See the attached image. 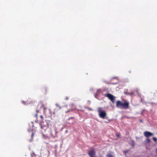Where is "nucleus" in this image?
Here are the masks:
<instances>
[{
    "label": "nucleus",
    "mask_w": 157,
    "mask_h": 157,
    "mask_svg": "<svg viewBox=\"0 0 157 157\" xmlns=\"http://www.w3.org/2000/svg\"><path fill=\"white\" fill-rule=\"evenodd\" d=\"M152 140L154 141L155 142H156L157 140V139L155 137H153L152 138Z\"/></svg>",
    "instance_id": "nucleus-11"
},
{
    "label": "nucleus",
    "mask_w": 157,
    "mask_h": 157,
    "mask_svg": "<svg viewBox=\"0 0 157 157\" xmlns=\"http://www.w3.org/2000/svg\"><path fill=\"white\" fill-rule=\"evenodd\" d=\"M125 94L128 95H132L133 94L134 92H132L130 93L127 92V93H126Z\"/></svg>",
    "instance_id": "nucleus-10"
},
{
    "label": "nucleus",
    "mask_w": 157,
    "mask_h": 157,
    "mask_svg": "<svg viewBox=\"0 0 157 157\" xmlns=\"http://www.w3.org/2000/svg\"><path fill=\"white\" fill-rule=\"evenodd\" d=\"M71 111L70 110H67V111L65 112V113H68L69 112H70Z\"/></svg>",
    "instance_id": "nucleus-15"
},
{
    "label": "nucleus",
    "mask_w": 157,
    "mask_h": 157,
    "mask_svg": "<svg viewBox=\"0 0 157 157\" xmlns=\"http://www.w3.org/2000/svg\"><path fill=\"white\" fill-rule=\"evenodd\" d=\"M74 117H69V118H68V120H70L71 119H73V118H74Z\"/></svg>",
    "instance_id": "nucleus-16"
},
{
    "label": "nucleus",
    "mask_w": 157,
    "mask_h": 157,
    "mask_svg": "<svg viewBox=\"0 0 157 157\" xmlns=\"http://www.w3.org/2000/svg\"><path fill=\"white\" fill-rule=\"evenodd\" d=\"M43 122H41L40 123V126L41 129L44 130V131H45L47 128V127L46 125H43Z\"/></svg>",
    "instance_id": "nucleus-7"
},
{
    "label": "nucleus",
    "mask_w": 157,
    "mask_h": 157,
    "mask_svg": "<svg viewBox=\"0 0 157 157\" xmlns=\"http://www.w3.org/2000/svg\"><path fill=\"white\" fill-rule=\"evenodd\" d=\"M34 132H33L31 135V138L32 139H33V137L34 136Z\"/></svg>",
    "instance_id": "nucleus-12"
},
{
    "label": "nucleus",
    "mask_w": 157,
    "mask_h": 157,
    "mask_svg": "<svg viewBox=\"0 0 157 157\" xmlns=\"http://www.w3.org/2000/svg\"><path fill=\"white\" fill-rule=\"evenodd\" d=\"M140 122H142V120H140Z\"/></svg>",
    "instance_id": "nucleus-21"
},
{
    "label": "nucleus",
    "mask_w": 157,
    "mask_h": 157,
    "mask_svg": "<svg viewBox=\"0 0 157 157\" xmlns=\"http://www.w3.org/2000/svg\"><path fill=\"white\" fill-rule=\"evenodd\" d=\"M55 135H53L52 133H51V136L53 137H56L57 136V132H56V130H55Z\"/></svg>",
    "instance_id": "nucleus-8"
},
{
    "label": "nucleus",
    "mask_w": 157,
    "mask_h": 157,
    "mask_svg": "<svg viewBox=\"0 0 157 157\" xmlns=\"http://www.w3.org/2000/svg\"><path fill=\"white\" fill-rule=\"evenodd\" d=\"M122 103L123 102L120 100L117 101L116 103V107L118 108L121 109Z\"/></svg>",
    "instance_id": "nucleus-6"
},
{
    "label": "nucleus",
    "mask_w": 157,
    "mask_h": 157,
    "mask_svg": "<svg viewBox=\"0 0 157 157\" xmlns=\"http://www.w3.org/2000/svg\"><path fill=\"white\" fill-rule=\"evenodd\" d=\"M146 140L148 143H149L151 142V140L149 139H147Z\"/></svg>",
    "instance_id": "nucleus-13"
},
{
    "label": "nucleus",
    "mask_w": 157,
    "mask_h": 157,
    "mask_svg": "<svg viewBox=\"0 0 157 157\" xmlns=\"http://www.w3.org/2000/svg\"><path fill=\"white\" fill-rule=\"evenodd\" d=\"M56 105L57 106V107H59V104H56Z\"/></svg>",
    "instance_id": "nucleus-17"
},
{
    "label": "nucleus",
    "mask_w": 157,
    "mask_h": 157,
    "mask_svg": "<svg viewBox=\"0 0 157 157\" xmlns=\"http://www.w3.org/2000/svg\"><path fill=\"white\" fill-rule=\"evenodd\" d=\"M144 136L147 138L153 135V134L152 133L148 131H145L144 132Z\"/></svg>",
    "instance_id": "nucleus-5"
},
{
    "label": "nucleus",
    "mask_w": 157,
    "mask_h": 157,
    "mask_svg": "<svg viewBox=\"0 0 157 157\" xmlns=\"http://www.w3.org/2000/svg\"><path fill=\"white\" fill-rule=\"evenodd\" d=\"M104 96L108 98L113 103H114L115 97L113 95L109 93H107L105 94Z\"/></svg>",
    "instance_id": "nucleus-2"
},
{
    "label": "nucleus",
    "mask_w": 157,
    "mask_h": 157,
    "mask_svg": "<svg viewBox=\"0 0 157 157\" xmlns=\"http://www.w3.org/2000/svg\"><path fill=\"white\" fill-rule=\"evenodd\" d=\"M129 103L128 102L125 101V102H123L121 109H127L129 108Z\"/></svg>",
    "instance_id": "nucleus-4"
},
{
    "label": "nucleus",
    "mask_w": 157,
    "mask_h": 157,
    "mask_svg": "<svg viewBox=\"0 0 157 157\" xmlns=\"http://www.w3.org/2000/svg\"><path fill=\"white\" fill-rule=\"evenodd\" d=\"M97 111L99 113V117L102 119H105L107 115L106 112L103 110L102 108L98 107L97 109Z\"/></svg>",
    "instance_id": "nucleus-1"
},
{
    "label": "nucleus",
    "mask_w": 157,
    "mask_h": 157,
    "mask_svg": "<svg viewBox=\"0 0 157 157\" xmlns=\"http://www.w3.org/2000/svg\"><path fill=\"white\" fill-rule=\"evenodd\" d=\"M88 154L90 157H98L96 156V152L94 149L89 151L88 152Z\"/></svg>",
    "instance_id": "nucleus-3"
},
{
    "label": "nucleus",
    "mask_w": 157,
    "mask_h": 157,
    "mask_svg": "<svg viewBox=\"0 0 157 157\" xmlns=\"http://www.w3.org/2000/svg\"><path fill=\"white\" fill-rule=\"evenodd\" d=\"M36 112L37 113H38L39 112V110H36Z\"/></svg>",
    "instance_id": "nucleus-19"
},
{
    "label": "nucleus",
    "mask_w": 157,
    "mask_h": 157,
    "mask_svg": "<svg viewBox=\"0 0 157 157\" xmlns=\"http://www.w3.org/2000/svg\"><path fill=\"white\" fill-rule=\"evenodd\" d=\"M117 137H119L120 136V135L119 134H117Z\"/></svg>",
    "instance_id": "nucleus-18"
},
{
    "label": "nucleus",
    "mask_w": 157,
    "mask_h": 157,
    "mask_svg": "<svg viewBox=\"0 0 157 157\" xmlns=\"http://www.w3.org/2000/svg\"><path fill=\"white\" fill-rule=\"evenodd\" d=\"M35 116L36 117H37V114H36L35 115Z\"/></svg>",
    "instance_id": "nucleus-20"
},
{
    "label": "nucleus",
    "mask_w": 157,
    "mask_h": 157,
    "mask_svg": "<svg viewBox=\"0 0 157 157\" xmlns=\"http://www.w3.org/2000/svg\"><path fill=\"white\" fill-rule=\"evenodd\" d=\"M40 117L41 118V119L42 120H43V119L44 117L42 115H40Z\"/></svg>",
    "instance_id": "nucleus-14"
},
{
    "label": "nucleus",
    "mask_w": 157,
    "mask_h": 157,
    "mask_svg": "<svg viewBox=\"0 0 157 157\" xmlns=\"http://www.w3.org/2000/svg\"><path fill=\"white\" fill-rule=\"evenodd\" d=\"M106 157H114L112 155L109 153L108 154L106 155Z\"/></svg>",
    "instance_id": "nucleus-9"
}]
</instances>
